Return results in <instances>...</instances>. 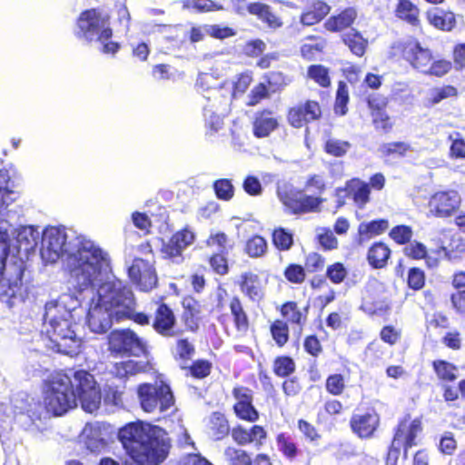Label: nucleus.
Returning a JSON list of instances; mask_svg holds the SVG:
<instances>
[{
  "instance_id": "obj_1",
  "label": "nucleus",
  "mask_w": 465,
  "mask_h": 465,
  "mask_svg": "<svg viewBox=\"0 0 465 465\" xmlns=\"http://www.w3.org/2000/svg\"><path fill=\"white\" fill-rule=\"evenodd\" d=\"M40 254L46 263L66 256L65 268L74 289H84L109 271V254L94 242L64 227L51 226L42 233Z\"/></svg>"
},
{
  "instance_id": "obj_2",
  "label": "nucleus",
  "mask_w": 465,
  "mask_h": 465,
  "mask_svg": "<svg viewBox=\"0 0 465 465\" xmlns=\"http://www.w3.org/2000/svg\"><path fill=\"white\" fill-rule=\"evenodd\" d=\"M81 401L82 408L94 412L101 403V393L94 376L80 370L71 379L65 374H57L50 381L45 395L47 411L55 416L63 415Z\"/></svg>"
},
{
  "instance_id": "obj_3",
  "label": "nucleus",
  "mask_w": 465,
  "mask_h": 465,
  "mask_svg": "<svg viewBox=\"0 0 465 465\" xmlns=\"http://www.w3.org/2000/svg\"><path fill=\"white\" fill-rule=\"evenodd\" d=\"M79 306V300L70 293H64L45 304L43 331L58 352L73 356L80 351L82 340L76 332Z\"/></svg>"
},
{
  "instance_id": "obj_4",
  "label": "nucleus",
  "mask_w": 465,
  "mask_h": 465,
  "mask_svg": "<svg viewBox=\"0 0 465 465\" xmlns=\"http://www.w3.org/2000/svg\"><path fill=\"white\" fill-rule=\"evenodd\" d=\"M119 440L129 457L138 464L162 462L167 455L169 442L160 427L144 422H133L123 427Z\"/></svg>"
},
{
  "instance_id": "obj_5",
  "label": "nucleus",
  "mask_w": 465,
  "mask_h": 465,
  "mask_svg": "<svg viewBox=\"0 0 465 465\" xmlns=\"http://www.w3.org/2000/svg\"><path fill=\"white\" fill-rule=\"evenodd\" d=\"M95 287H97L98 296L96 301L114 312L115 321H123L124 316L132 313V306L134 304V294L124 282L112 275L110 259L109 271L104 277L84 289L76 290L78 292L93 291Z\"/></svg>"
},
{
  "instance_id": "obj_6",
  "label": "nucleus",
  "mask_w": 465,
  "mask_h": 465,
  "mask_svg": "<svg viewBox=\"0 0 465 465\" xmlns=\"http://www.w3.org/2000/svg\"><path fill=\"white\" fill-rule=\"evenodd\" d=\"M75 35L87 42L98 41L104 54H115L119 49L116 42L109 41L112 37L109 16L96 9L83 12L77 21Z\"/></svg>"
},
{
  "instance_id": "obj_7",
  "label": "nucleus",
  "mask_w": 465,
  "mask_h": 465,
  "mask_svg": "<svg viewBox=\"0 0 465 465\" xmlns=\"http://www.w3.org/2000/svg\"><path fill=\"white\" fill-rule=\"evenodd\" d=\"M137 395L141 408L149 413H165L174 406V397L169 385L143 383L139 385Z\"/></svg>"
},
{
  "instance_id": "obj_8",
  "label": "nucleus",
  "mask_w": 465,
  "mask_h": 465,
  "mask_svg": "<svg viewBox=\"0 0 465 465\" xmlns=\"http://www.w3.org/2000/svg\"><path fill=\"white\" fill-rule=\"evenodd\" d=\"M108 349L112 353L128 356L146 355V343L133 331L119 330L108 336Z\"/></svg>"
},
{
  "instance_id": "obj_9",
  "label": "nucleus",
  "mask_w": 465,
  "mask_h": 465,
  "mask_svg": "<svg viewBox=\"0 0 465 465\" xmlns=\"http://www.w3.org/2000/svg\"><path fill=\"white\" fill-rule=\"evenodd\" d=\"M421 430V422L417 419L411 421L404 420L399 424L389 450L387 465L395 464L401 448L406 453L409 448L416 445L415 439Z\"/></svg>"
},
{
  "instance_id": "obj_10",
  "label": "nucleus",
  "mask_w": 465,
  "mask_h": 465,
  "mask_svg": "<svg viewBox=\"0 0 465 465\" xmlns=\"http://www.w3.org/2000/svg\"><path fill=\"white\" fill-rule=\"evenodd\" d=\"M110 433L109 425L99 421L88 422L80 434V440L90 451L100 452L107 446Z\"/></svg>"
},
{
  "instance_id": "obj_11",
  "label": "nucleus",
  "mask_w": 465,
  "mask_h": 465,
  "mask_svg": "<svg viewBox=\"0 0 465 465\" xmlns=\"http://www.w3.org/2000/svg\"><path fill=\"white\" fill-rule=\"evenodd\" d=\"M129 277L141 291L148 292L156 286L157 276L153 266L143 259L136 258L128 270Z\"/></svg>"
},
{
  "instance_id": "obj_12",
  "label": "nucleus",
  "mask_w": 465,
  "mask_h": 465,
  "mask_svg": "<svg viewBox=\"0 0 465 465\" xmlns=\"http://www.w3.org/2000/svg\"><path fill=\"white\" fill-rule=\"evenodd\" d=\"M460 203V196L454 190L434 193L429 202L430 212L438 217L450 216Z\"/></svg>"
},
{
  "instance_id": "obj_13",
  "label": "nucleus",
  "mask_w": 465,
  "mask_h": 465,
  "mask_svg": "<svg viewBox=\"0 0 465 465\" xmlns=\"http://www.w3.org/2000/svg\"><path fill=\"white\" fill-rule=\"evenodd\" d=\"M114 312L98 301L93 300L86 315L87 324L90 330L95 333H104L112 326Z\"/></svg>"
},
{
  "instance_id": "obj_14",
  "label": "nucleus",
  "mask_w": 465,
  "mask_h": 465,
  "mask_svg": "<svg viewBox=\"0 0 465 465\" xmlns=\"http://www.w3.org/2000/svg\"><path fill=\"white\" fill-rule=\"evenodd\" d=\"M195 240L194 232L184 228L174 233L167 242L162 247V252L165 257L173 259L176 262H180L183 252L193 243Z\"/></svg>"
},
{
  "instance_id": "obj_15",
  "label": "nucleus",
  "mask_w": 465,
  "mask_h": 465,
  "mask_svg": "<svg viewBox=\"0 0 465 465\" xmlns=\"http://www.w3.org/2000/svg\"><path fill=\"white\" fill-rule=\"evenodd\" d=\"M6 256L0 255V297L12 307L16 300H23L21 272L18 271L13 279L2 280Z\"/></svg>"
},
{
  "instance_id": "obj_16",
  "label": "nucleus",
  "mask_w": 465,
  "mask_h": 465,
  "mask_svg": "<svg viewBox=\"0 0 465 465\" xmlns=\"http://www.w3.org/2000/svg\"><path fill=\"white\" fill-rule=\"evenodd\" d=\"M207 94H203L206 104H203V114L207 115L210 109L217 111L220 114H227L231 101V88H225L223 84L219 88L207 89Z\"/></svg>"
},
{
  "instance_id": "obj_17",
  "label": "nucleus",
  "mask_w": 465,
  "mask_h": 465,
  "mask_svg": "<svg viewBox=\"0 0 465 465\" xmlns=\"http://www.w3.org/2000/svg\"><path fill=\"white\" fill-rule=\"evenodd\" d=\"M404 58L421 73L427 74L432 60L431 53L417 42L409 43L403 50Z\"/></svg>"
},
{
  "instance_id": "obj_18",
  "label": "nucleus",
  "mask_w": 465,
  "mask_h": 465,
  "mask_svg": "<svg viewBox=\"0 0 465 465\" xmlns=\"http://www.w3.org/2000/svg\"><path fill=\"white\" fill-rule=\"evenodd\" d=\"M233 395L237 400L234 405L236 415L242 420L255 421L258 419V412L252 406L251 391L244 387L235 388Z\"/></svg>"
},
{
  "instance_id": "obj_19",
  "label": "nucleus",
  "mask_w": 465,
  "mask_h": 465,
  "mask_svg": "<svg viewBox=\"0 0 465 465\" xmlns=\"http://www.w3.org/2000/svg\"><path fill=\"white\" fill-rule=\"evenodd\" d=\"M153 326L158 333L167 337L175 336L179 332L175 330L174 315L166 304L157 308Z\"/></svg>"
},
{
  "instance_id": "obj_20",
  "label": "nucleus",
  "mask_w": 465,
  "mask_h": 465,
  "mask_svg": "<svg viewBox=\"0 0 465 465\" xmlns=\"http://www.w3.org/2000/svg\"><path fill=\"white\" fill-rule=\"evenodd\" d=\"M379 423L376 414L365 413L353 415L351 420V427L361 438H369L372 435Z\"/></svg>"
},
{
  "instance_id": "obj_21",
  "label": "nucleus",
  "mask_w": 465,
  "mask_h": 465,
  "mask_svg": "<svg viewBox=\"0 0 465 465\" xmlns=\"http://www.w3.org/2000/svg\"><path fill=\"white\" fill-rule=\"evenodd\" d=\"M358 11L355 7H347L336 15L330 16L324 27L330 32H341L349 28L356 20Z\"/></svg>"
},
{
  "instance_id": "obj_22",
  "label": "nucleus",
  "mask_w": 465,
  "mask_h": 465,
  "mask_svg": "<svg viewBox=\"0 0 465 465\" xmlns=\"http://www.w3.org/2000/svg\"><path fill=\"white\" fill-rule=\"evenodd\" d=\"M277 126L278 121L271 111L259 112L252 124L253 134L258 138L267 137Z\"/></svg>"
},
{
  "instance_id": "obj_23",
  "label": "nucleus",
  "mask_w": 465,
  "mask_h": 465,
  "mask_svg": "<svg viewBox=\"0 0 465 465\" xmlns=\"http://www.w3.org/2000/svg\"><path fill=\"white\" fill-rule=\"evenodd\" d=\"M277 196L282 203L292 213H297L302 191L297 190L292 184L287 183H279L277 187Z\"/></svg>"
},
{
  "instance_id": "obj_24",
  "label": "nucleus",
  "mask_w": 465,
  "mask_h": 465,
  "mask_svg": "<svg viewBox=\"0 0 465 465\" xmlns=\"http://www.w3.org/2000/svg\"><path fill=\"white\" fill-rule=\"evenodd\" d=\"M146 360L134 361L129 360L122 361L114 365V371L116 376L124 378L128 375H135L142 372H146L150 370V361L147 358V354L144 355Z\"/></svg>"
},
{
  "instance_id": "obj_25",
  "label": "nucleus",
  "mask_w": 465,
  "mask_h": 465,
  "mask_svg": "<svg viewBox=\"0 0 465 465\" xmlns=\"http://www.w3.org/2000/svg\"><path fill=\"white\" fill-rule=\"evenodd\" d=\"M241 290L252 301H260L263 296L262 282L257 274L245 272L242 276Z\"/></svg>"
},
{
  "instance_id": "obj_26",
  "label": "nucleus",
  "mask_w": 465,
  "mask_h": 465,
  "mask_svg": "<svg viewBox=\"0 0 465 465\" xmlns=\"http://www.w3.org/2000/svg\"><path fill=\"white\" fill-rule=\"evenodd\" d=\"M250 14L257 15L260 20L267 24L272 29H277L282 25L280 17L273 14L267 5L262 3H252L247 5Z\"/></svg>"
},
{
  "instance_id": "obj_27",
  "label": "nucleus",
  "mask_w": 465,
  "mask_h": 465,
  "mask_svg": "<svg viewBox=\"0 0 465 465\" xmlns=\"http://www.w3.org/2000/svg\"><path fill=\"white\" fill-rule=\"evenodd\" d=\"M346 190L349 194L352 195L354 203L360 208H363L370 200V185L358 178L347 182Z\"/></svg>"
},
{
  "instance_id": "obj_28",
  "label": "nucleus",
  "mask_w": 465,
  "mask_h": 465,
  "mask_svg": "<svg viewBox=\"0 0 465 465\" xmlns=\"http://www.w3.org/2000/svg\"><path fill=\"white\" fill-rule=\"evenodd\" d=\"M389 228V222L385 219L374 220L369 223H361L358 227L359 242L383 233Z\"/></svg>"
},
{
  "instance_id": "obj_29",
  "label": "nucleus",
  "mask_w": 465,
  "mask_h": 465,
  "mask_svg": "<svg viewBox=\"0 0 465 465\" xmlns=\"http://www.w3.org/2000/svg\"><path fill=\"white\" fill-rule=\"evenodd\" d=\"M331 8L322 1L314 2L312 6L301 15L300 21L303 25H313L326 16Z\"/></svg>"
},
{
  "instance_id": "obj_30",
  "label": "nucleus",
  "mask_w": 465,
  "mask_h": 465,
  "mask_svg": "<svg viewBox=\"0 0 465 465\" xmlns=\"http://www.w3.org/2000/svg\"><path fill=\"white\" fill-rule=\"evenodd\" d=\"M428 20L430 25L443 31H450L456 24L454 14L442 9L429 12Z\"/></svg>"
},
{
  "instance_id": "obj_31",
  "label": "nucleus",
  "mask_w": 465,
  "mask_h": 465,
  "mask_svg": "<svg viewBox=\"0 0 465 465\" xmlns=\"http://www.w3.org/2000/svg\"><path fill=\"white\" fill-rule=\"evenodd\" d=\"M39 232L33 226H23L17 230L16 242L18 249L29 252L37 244Z\"/></svg>"
},
{
  "instance_id": "obj_32",
  "label": "nucleus",
  "mask_w": 465,
  "mask_h": 465,
  "mask_svg": "<svg viewBox=\"0 0 465 465\" xmlns=\"http://www.w3.org/2000/svg\"><path fill=\"white\" fill-rule=\"evenodd\" d=\"M391 254V250L383 242L374 243L368 252V261L374 268L385 266Z\"/></svg>"
},
{
  "instance_id": "obj_33",
  "label": "nucleus",
  "mask_w": 465,
  "mask_h": 465,
  "mask_svg": "<svg viewBox=\"0 0 465 465\" xmlns=\"http://www.w3.org/2000/svg\"><path fill=\"white\" fill-rule=\"evenodd\" d=\"M396 15L412 25L419 23V9L410 0H399Z\"/></svg>"
},
{
  "instance_id": "obj_34",
  "label": "nucleus",
  "mask_w": 465,
  "mask_h": 465,
  "mask_svg": "<svg viewBox=\"0 0 465 465\" xmlns=\"http://www.w3.org/2000/svg\"><path fill=\"white\" fill-rule=\"evenodd\" d=\"M210 430L215 440H222L229 433V424L223 414L213 412L211 415Z\"/></svg>"
},
{
  "instance_id": "obj_35",
  "label": "nucleus",
  "mask_w": 465,
  "mask_h": 465,
  "mask_svg": "<svg viewBox=\"0 0 465 465\" xmlns=\"http://www.w3.org/2000/svg\"><path fill=\"white\" fill-rule=\"evenodd\" d=\"M230 310L234 318L237 329L240 331H245L248 327V319L238 297L235 296L232 298L230 302Z\"/></svg>"
},
{
  "instance_id": "obj_36",
  "label": "nucleus",
  "mask_w": 465,
  "mask_h": 465,
  "mask_svg": "<svg viewBox=\"0 0 465 465\" xmlns=\"http://www.w3.org/2000/svg\"><path fill=\"white\" fill-rule=\"evenodd\" d=\"M343 42L357 56H362L365 53L367 41L358 32L345 35Z\"/></svg>"
},
{
  "instance_id": "obj_37",
  "label": "nucleus",
  "mask_w": 465,
  "mask_h": 465,
  "mask_svg": "<svg viewBox=\"0 0 465 465\" xmlns=\"http://www.w3.org/2000/svg\"><path fill=\"white\" fill-rule=\"evenodd\" d=\"M442 250L449 260H458L465 252V241L460 236L454 235L451 237L449 245L443 247Z\"/></svg>"
},
{
  "instance_id": "obj_38",
  "label": "nucleus",
  "mask_w": 465,
  "mask_h": 465,
  "mask_svg": "<svg viewBox=\"0 0 465 465\" xmlns=\"http://www.w3.org/2000/svg\"><path fill=\"white\" fill-rule=\"evenodd\" d=\"M223 455L230 465H252L251 458L242 450L228 447Z\"/></svg>"
},
{
  "instance_id": "obj_39",
  "label": "nucleus",
  "mask_w": 465,
  "mask_h": 465,
  "mask_svg": "<svg viewBox=\"0 0 465 465\" xmlns=\"http://www.w3.org/2000/svg\"><path fill=\"white\" fill-rule=\"evenodd\" d=\"M215 195L223 201H230L234 195V186L229 179H218L213 184Z\"/></svg>"
},
{
  "instance_id": "obj_40",
  "label": "nucleus",
  "mask_w": 465,
  "mask_h": 465,
  "mask_svg": "<svg viewBox=\"0 0 465 465\" xmlns=\"http://www.w3.org/2000/svg\"><path fill=\"white\" fill-rule=\"evenodd\" d=\"M351 144L347 141L329 138L324 145L325 152L335 157H341L351 149Z\"/></svg>"
},
{
  "instance_id": "obj_41",
  "label": "nucleus",
  "mask_w": 465,
  "mask_h": 465,
  "mask_svg": "<svg viewBox=\"0 0 465 465\" xmlns=\"http://www.w3.org/2000/svg\"><path fill=\"white\" fill-rule=\"evenodd\" d=\"M245 251L252 258L261 257L267 251V242L264 238L255 235L247 241Z\"/></svg>"
},
{
  "instance_id": "obj_42",
  "label": "nucleus",
  "mask_w": 465,
  "mask_h": 465,
  "mask_svg": "<svg viewBox=\"0 0 465 465\" xmlns=\"http://www.w3.org/2000/svg\"><path fill=\"white\" fill-rule=\"evenodd\" d=\"M433 367L437 376L442 381H451L457 378V368L445 361H434Z\"/></svg>"
},
{
  "instance_id": "obj_43",
  "label": "nucleus",
  "mask_w": 465,
  "mask_h": 465,
  "mask_svg": "<svg viewBox=\"0 0 465 465\" xmlns=\"http://www.w3.org/2000/svg\"><path fill=\"white\" fill-rule=\"evenodd\" d=\"M252 83V76L249 74H242L238 76L237 81L233 83H224L225 88H231L232 98H236L242 94L248 89Z\"/></svg>"
},
{
  "instance_id": "obj_44",
  "label": "nucleus",
  "mask_w": 465,
  "mask_h": 465,
  "mask_svg": "<svg viewBox=\"0 0 465 465\" xmlns=\"http://www.w3.org/2000/svg\"><path fill=\"white\" fill-rule=\"evenodd\" d=\"M308 76L322 87L331 84L328 69L321 64L311 65L308 68Z\"/></svg>"
},
{
  "instance_id": "obj_45",
  "label": "nucleus",
  "mask_w": 465,
  "mask_h": 465,
  "mask_svg": "<svg viewBox=\"0 0 465 465\" xmlns=\"http://www.w3.org/2000/svg\"><path fill=\"white\" fill-rule=\"evenodd\" d=\"M349 101V90L345 83L340 82L336 93V100L334 110L340 115H344L347 113V104Z\"/></svg>"
},
{
  "instance_id": "obj_46",
  "label": "nucleus",
  "mask_w": 465,
  "mask_h": 465,
  "mask_svg": "<svg viewBox=\"0 0 465 465\" xmlns=\"http://www.w3.org/2000/svg\"><path fill=\"white\" fill-rule=\"evenodd\" d=\"M448 138L451 142L450 147V157L455 159H465V141L461 138L460 134H450Z\"/></svg>"
},
{
  "instance_id": "obj_47",
  "label": "nucleus",
  "mask_w": 465,
  "mask_h": 465,
  "mask_svg": "<svg viewBox=\"0 0 465 465\" xmlns=\"http://www.w3.org/2000/svg\"><path fill=\"white\" fill-rule=\"evenodd\" d=\"M272 241L274 245L282 251L289 250L293 243L292 234L282 228L274 230Z\"/></svg>"
},
{
  "instance_id": "obj_48",
  "label": "nucleus",
  "mask_w": 465,
  "mask_h": 465,
  "mask_svg": "<svg viewBox=\"0 0 465 465\" xmlns=\"http://www.w3.org/2000/svg\"><path fill=\"white\" fill-rule=\"evenodd\" d=\"M322 201L323 200L322 198L308 196L302 192V197L298 203L301 206L298 208L297 213L317 212Z\"/></svg>"
},
{
  "instance_id": "obj_49",
  "label": "nucleus",
  "mask_w": 465,
  "mask_h": 465,
  "mask_svg": "<svg viewBox=\"0 0 465 465\" xmlns=\"http://www.w3.org/2000/svg\"><path fill=\"white\" fill-rule=\"evenodd\" d=\"M273 340L279 346H283L288 341V326L282 321H275L271 326Z\"/></svg>"
},
{
  "instance_id": "obj_50",
  "label": "nucleus",
  "mask_w": 465,
  "mask_h": 465,
  "mask_svg": "<svg viewBox=\"0 0 465 465\" xmlns=\"http://www.w3.org/2000/svg\"><path fill=\"white\" fill-rule=\"evenodd\" d=\"M185 5L198 12H212L223 9L222 5L216 4L212 0H187Z\"/></svg>"
},
{
  "instance_id": "obj_51",
  "label": "nucleus",
  "mask_w": 465,
  "mask_h": 465,
  "mask_svg": "<svg viewBox=\"0 0 465 465\" xmlns=\"http://www.w3.org/2000/svg\"><path fill=\"white\" fill-rule=\"evenodd\" d=\"M318 241L324 250H334L338 247V240L330 229H320Z\"/></svg>"
},
{
  "instance_id": "obj_52",
  "label": "nucleus",
  "mask_w": 465,
  "mask_h": 465,
  "mask_svg": "<svg viewBox=\"0 0 465 465\" xmlns=\"http://www.w3.org/2000/svg\"><path fill=\"white\" fill-rule=\"evenodd\" d=\"M273 370L280 377L288 376L294 371V362L288 357L278 358L274 361Z\"/></svg>"
},
{
  "instance_id": "obj_53",
  "label": "nucleus",
  "mask_w": 465,
  "mask_h": 465,
  "mask_svg": "<svg viewBox=\"0 0 465 465\" xmlns=\"http://www.w3.org/2000/svg\"><path fill=\"white\" fill-rule=\"evenodd\" d=\"M282 314L290 322L297 324L302 323V313L295 302H286L282 307Z\"/></svg>"
},
{
  "instance_id": "obj_54",
  "label": "nucleus",
  "mask_w": 465,
  "mask_h": 465,
  "mask_svg": "<svg viewBox=\"0 0 465 465\" xmlns=\"http://www.w3.org/2000/svg\"><path fill=\"white\" fill-rule=\"evenodd\" d=\"M284 276L291 282L302 283L305 279V272L301 265L291 264L285 269Z\"/></svg>"
},
{
  "instance_id": "obj_55",
  "label": "nucleus",
  "mask_w": 465,
  "mask_h": 465,
  "mask_svg": "<svg viewBox=\"0 0 465 465\" xmlns=\"http://www.w3.org/2000/svg\"><path fill=\"white\" fill-rule=\"evenodd\" d=\"M390 236L398 243L403 244L410 241L412 231L409 226L398 225L391 231Z\"/></svg>"
},
{
  "instance_id": "obj_56",
  "label": "nucleus",
  "mask_w": 465,
  "mask_h": 465,
  "mask_svg": "<svg viewBox=\"0 0 465 465\" xmlns=\"http://www.w3.org/2000/svg\"><path fill=\"white\" fill-rule=\"evenodd\" d=\"M410 150V145L403 142L388 143L381 146V151L386 155H404Z\"/></svg>"
},
{
  "instance_id": "obj_57",
  "label": "nucleus",
  "mask_w": 465,
  "mask_h": 465,
  "mask_svg": "<svg viewBox=\"0 0 465 465\" xmlns=\"http://www.w3.org/2000/svg\"><path fill=\"white\" fill-rule=\"evenodd\" d=\"M347 275V271L342 263L336 262L327 270V276L334 283L341 282Z\"/></svg>"
},
{
  "instance_id": "obj_58",
  "label": "nucleus",
  "mask_w": 465,
  "mask_h": 465,
  "mask_svg": "<svg viewBox=\"0 0 465 465\" xmlns=\"http://www.w3.org/2000/svg\"><path fill=\"white\" fill-rule=\"evenodd\" d=\"M176 355L181 360H189L194 353V347L186 339L178 340L175 349Z\"/></svg>"
},
{
  "instance_id": "obj_59",
  "label": "nucleus",
  "mask_w": 465,
  "mask_h": 465,
  "mask_svg": "<svg viewBox=\"0 0 465 465\" xmlns=\"http://www.w3.org/2000/svg\"><path fill=\"white\" fill-rule=\"evenodd\" d=\"M456 89L452 86L435 88L430 92V99L433 104H438L441 100L456 95Z\"/></svg>"
},
{
  "instance_id": "obj_60",
  "label": "nucleus",
  "mask_w": 465,
  "mask_h": 465,
  "mask_svg": "<svg viewBox=\"0 0 465 465\" xmlns=\"http://www.w3.org/2000/svg\"><path fill=\"white\" fill-rule=\"evenodd\" d=\"M326 389L330 393L333 395L341 394L344 389V381L342 376L340 374L330 376L326 381Z\"/></svg>"
},
{
  "instance_id": "obj_61",
  "label": "nucleus",
  "mask_w": 465,
  "mask_h": 465,
  "mask_svg": "<svg viewBox=\"0 0 465 465\" xmlns=\"http://www.w3.org/2000/svg\"><path fill=\"white\" fill-rule=\"evenodd\" d=\"M288 119L290 124L295 128H300L308 123L301 104L290 110Z\"/></svg>"
},
{
  "instance_id": "obj_62",
  "label": "nucleus",
  "mask_w": 465,
  "mask_h": 465,
  "mask_svg": "<svg viewBox=\"0 0 465 465\" xmlns=\"http://www.w3.org/2000/svg\"><path fill=\"white\" fill-rule=\"evenodd\" d=\"M207 245L216 249L218 252H223L227 247V236L223 232L212 233L207 240Z\"/></svg>"
},
{
  "instance_id": "obj_63",
  "label": "nucleus",
  "mask_w": 465,
  "mask_h": 465,
  "mask_svg": "<svg viewBox=\"0 0 465 465\" xmlns=\"http://www.w3.org/2000/svg\"><path fill=\"white\" fill-rule=\"evenodd\" d=\"M451 69V63L447 60H438L430 64L427 72L428 74L442 76Z\"/></svg>"
},
{
  "instance_id": "obj_64",
  "label": "nucleus",
  "mask_w": 465,
  "mask_h": 465,
  "mask_svg": "<svg viewBox=\"0 0 465 465\" xmlns=\"http://www.w3.org/2000/svg\"><path fill=\"white\" fill-rule=\"evenodd\" d=\"M307 122L314 121L321 116V108L317 102L307 101L304 104H301Z\"/></svg>"
}]
</instances>
